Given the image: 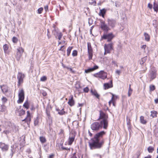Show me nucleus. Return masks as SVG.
<instances>
[{"instance_id": "46", "label": "nucleus", "mask_w": 158, "mask_h": 158, "mask_svg": "<svg viewBox=\"0 0 158 158\" xmlns=\"http://www.w3.org/2000/svg\"><path fill=\"white\" fill-rule=\"evenodd\" d=\"M89 89L88 87H86L84 88L83 89V91L85 93H88L89 91Z\"/></svg>"}, {"instance_id": "14", "label": "nucleus", "mask_w": 158, "mask_h": 158, "mask_svg": "<svg viewBox=\"0 0 158 158\" xmlns=\"http://www.w3.org/2000/svg\"><path fill=\"white\" fill-rule=\"evenodd\" d=\"M113 44L110 43L107 45L105 44L104 46V50H106L108 53H110V51L112 49Z\"/></svg>"}, {"instance_id": "33", "label": "nucleus", "mask_w": 158, "mask_h": 158, "mask_svg": "<svg viewBox=\"0 0 158 158\" xmlns=\"http://www.w3.org/2000/svg\"><path fill=\"white\" fill-rule=\"evenodd\" d=\"M148 150L149 153H152L154 150V148L152 146H149L148 148Z\"/></svg>"}, {"instance_id": "11", "label": "nucleus", "mask_w": 158, "mask_h": 158, "mask_svg": "<svg viewBox=\"0 0 158 158\" xmlns=\"http://www.w3.org/2000/svg\"><path fill=\"white\" fill-rule=\"evenodd\" d=\"M9 146L4 143L0 142V148L3 152H6L8 150Z\"/></svg>"}, {"instance_id": "58", "label": "nucleus", "mask_w": 158, "mask_h": 158, "mask_svg": "<svg viewBox=\"0 0 158 158\" xmlns=\"http://www.w3.org/2000/svg\"><path fill=\"white\" fill-rule=\"evenodd\" d=\"M127 124L128 125H129L130 124V119H129L128 120H127Z\"/></svg>"}, {"instance_id": "53", "label": "nucleus", "mask_w": 158, "mask_h": 158, "mask_svg": "<svg viewBox=\"0 0 158 158\" xmlns=\"http://www.w3.org/2000/svg\"><path fill=\"white\" fill-rule=\"evenodd\" d=\"M115 72L116 73L118 74V75H119L121 73L120 71L118 70H117Z\"/></svg>"}, {"instance_id": "22", "label": "nucleus", "mask_w": 158, "mask_h": 158, "mask_svg": "<svg viewBox=\"0 0 158 158\" xmlns=\"http://www.w3.org/2000/svg\"><path fill=\"white\" fill-rule=\"evenodd\" d=\"M91 92L93 95L95 96L97 98H99V95L98 94L97 91L95 90H91Z\"/></svg>"}, {"instance_id": "56", "label": "nucleus", "mask_w": 158, "mask_h": 158, "mask_svg": "<svg viewBox=\"0 0 158 158\" xmlns=\"http://www.w3.org/2000/svg\"><path fill=\"white\" fill-rule=\"evenodd\" d=\"M44 9L46 11L48 9V6H46L44 7Z\"/></svg>"}, {"instance_id": "23", "label": "nucleus", "mask_w": 158, "mask_h": 158, "mask_svg": "<svg viewBox=\"0 0 158 158\" xmlns=\"http://www.w3.org/2000/svg\"><path fill=\"white\" fill-rule=\"evenodd\" d=\"M144 35L145 40L147 42L149 41L150 40V35L148 33L145 32L144 33Z\"/></svg>"}, {"instance_id": "17", "label": "nucleus", "mask_w": 158, "mask_h": 158, "mask_svg": "<svg viewBox=\"0 0 158 158\" xmlns=\"http://www.w3.org/2000/svg\"><path fill=\"white\" fill-rule=\"evenodd\" d=\"M112 81H111L110 83H106L104 85V87L105 89H107L113 87Z\"/></svg>"}, {"instance_id": "34", "label": "nucleus", "mask_w": 158, "mask_h": 158, "mask_svg": "<svg viewBox=\"0 0 158 158\" xmlns=\"http://www.w3.org/2000/svg\"><path fill=\"white\" fill-rule=\"evenodd\" d=\"M39 123V119L38 117H36L34 121V124L35 126L37 125Z\"/></svg>"}, {"instance_id": "27", "label": "nucleus", "mask_w": 158, "mask_h": 158, "mask_svg": "<svg viewBox=\"0 0 158 158\" xmlns=\"http://www.w3.org/2000/svg\"><path fill=\"white\" fill-rule=\"evenodd\" d=\"M147 59V56H145L141 58L140 62V63L141 64H143L146 61Z\"/></svg>"}, {"instance_id": "55", "label": "nucleus", "mask_w": 158, "mask_h": 158, "mask_svg": "<svg viewBox=\"0 0 158 158\" xmlns=\"http://www.w3.org/2000/svg\"><path fill=\"white\" fill-rule=\"evenodd\" d=\"M42 94L44 96H45L47 95V93L45 91L43 92V93H42Z\"/></svg>"}, {"instance_id": "2", "label": "nucleus", "mask_w": 158, "mask_h": 158, "mask_svg": "<svg viewBox=\"0 0 158 158\" xmlns=\"http://www.w3.org/2000/svg\"><path fill=\"white\" fill-rule=\"evenodd\" d=\"M108 116L107 114L103 111H99V117L98 119H101L100 122L103 124V128L106 129L108 126Z\"/></svg>"}, {"instance_id": "21", "label": "nucleus", "mask_w": 158, "mask_h": 158, "mask_svg": "<svg viewBox=\"0 0 158 158\" xmlns=\"http://www.w3.org/2000/svg\"><path fill=\"white\" fill-rule=\"evenodd\" d=\"M140 123L143 124H145L147 123V121L144 119V117L143 116L140 117Z\"/></svg>"}, {"instance_id": "47", "label": "nucleus", "mask_w": 158, "mask_h": 158, "mask_svg": "<svg viewBox=\"0 0 158 158\" xmlns=\"http://www.w3.org/2000/svg\"><path fill=\"white\" fill-rule=\"evenodd\" d=\"M1 107L2 108V109L1 110V111L2 112H4L6 110V107L4 106H2Z\"/></svg>"}, {"instance_id": "1", "label": "nucleus", "mask_w": 158, "mask_h": 158, "mask_svg": "<svg viewBox=\"0 0 158 158\" xmlns=\"http://www.w3.org/2000/svg\"><path fill=\"white\" fill-rule=\"evenodd\" d=\"M106 132L104 131H101L96 134L95 135L93 141L92 143H89V146L91 149L99 148L101 147L102 145L104 143L103 140L99 142V138L102 137L105 134Z\"/></svg>"}, {"instance_id": "32", "label": "nucleus", "mask_w": 158, "mask_h": 158, "mask_svg": "<svg viewBox=\"0 0 158 158\" xmlns=\"http://www.w3.org/2000/svg\"><path fill=\"white\" fill-rule=\"evenodd\" d=\"M73 47H69L67 49V55L69 56L70 54L71 50L72 49Z\"/></svg>"}, {"instance_id": "15", "label": "nucleus", "mask_w": 158, "mask_h": 158, "mask_svg": "<svg viewBox=\"0 0 158 158\" xmlns=\"http://www.w3.org/2000/svg\"><path fill=\"white\" fill-rule=\"evenodd\" d=\"M68 104L71 106H73L75 104V101L73 99V96L71 95L69 96V98L68 102Z\"/></svg>"}, {"instance_id": "28", "label": "nucleus", "mask_w": 158, "mask_h": 158, "mask_svg": "<svg viewBox=\"0 0 158 158\" xmlns=\"http://www.w3.org/2000/svg\"><path fill=\"white\" fill-rule=\"evenodd\" d=\"M56 110L58 111V113L59 114L62 115L64 114L65 113V112L64 111V109H62L61 110H60L58 109H56Z\"/></svg>"}, {"instance_id": "5", "label": "nucleus", "mask_w": 158, "mask_h": 158, "mask_svg": "<svg viewBox=\"0 0 158 158\" xmlns=\"http://www.w3.org/2000/svg\"><path fill=\"white\" fill-rule=\"evenodd\" d=\"M24 92L23 89L19 90L18 92L19 99L17 101L18 103H22L24 99Z\"/></svg>"}, {"instance_id": "51", "label": "nucleus", "mask_w": 158, "mask_h": 158, "mask_svg": "<svg viewBox=\"0 0 158 158\" xmlns=\"http://www.w3.org/2000/svg\"><path fill=\"white\" fill-rule=\"evenodd\" d=\"M146 48V45H143L142 46H141V48L142 49H143L144 50H145Z\"/></svg>"}, {"instance_id": "26", "label": "nucleus", "mask_w": 158, "mask_h": 158, "mask_svg": "<svg viewBox=\"0 0 158 158\" xmlns=\"http://www.w3.org/2000/svg\"><path fill=\"white\" fill-rule=\"evenodd\" d=\"M88 52H93V50L92 47L91 45V44L90 42H88Z\"/></svg>"}, {"instance_id": "24", "label": "nucleus", "mask_w": 158, "mask_h": 158, "mask_svg": "<svg viewBox=\"0 0 158 158\" xmlns=\"http://www.w3.org/2000/svg\"><path fill=\"white\" fill-rule=\"evenodd\" d=\"M40 140L42 143H45L46 142V139L44 136H41L40 137Z\"/></svg>"}, {"instance_id": "57", "label": "nucleus", "mask_w": 158, "mask_h": 158, "mask_svg": "<svg viewBox=\"0 0 158 158\" xmlns=\"http://www.w3.org/2000/svg\"><path fill=\"white\" fill-rule=\"evenodd\" d=\"M64 47V46H61V47H60V49L59 50H60V51H63L64 50L63 49H62V48Z\"/></svg>"}, {"instance_id": "37", "label": "nucleus", "mask_w": 158, "mask_h": 158, "mask_svg": "<svg viewBox=\"0 0 158 158\" xmlns=\"http://www.w3.org/2000/svg\"><path fill=\"white\" fill-rule=\"evenodd\" d=\"M88 57L89 60L92 59L93 56V52H88Z\"/></svg>"}, {"instance_id": "29", "label": "nucleus", "mask_w": 158, "mask_h": 158, "mask_svg": "<svg viewBox=\"0 0 158 158\" xmlns=\"http://www.w3.org/2000/svg\"><path fill=\"white\" fill-rule=\"evenodd\" d=\"M23 106L27 109H28L29 107V103L28 100H27L24 103Z\"/></svg>"}, {"instance_id": "12", "label": "nucleus", "mask_w": 158, "mask_h": 158, "mask_svg": "<svg viewBox=\"0 0 158 158\" xmlns=\"http://www.w3.org/2000/svg\"><path fill=\"white\" fill-rule=\"evenodd\" d=\"M107 22L109 26L112 28L114 27L116 24L115 20L112 19H108Z\"/></svg>"}, {"instance_id": "41", "label": "nucleus", "mask_w": 158, "mask_h": 158, "mask_svg": "<svg viewBox=\"0 0 158 158\" xmlns=\"http://www.w3.org/2000/svg\"><path fill=\"white\" fill-rule=\"evenodd\" d=\"M72 55L73 56H76L77 55V51L76 50H73Z\"/></svg>"}, {"instance_id": "45", "label": "nucleus", "mask_w": 158, "mask_h": 158, "mask_svg": "<svg viewBox=\"0 0 158 158\" xmlns=\"http://www.w3.org/2000/svg\"><path fill=\"white\" fill-rule=\"evenodd\" d=\"M112 97L111 98V99L109 102V105L110 106V105L112 103V101L114 99V95L113 94H112Z\"/></svg>"}, {"instance_id": "8", "label": "nucleus", "mask_w": 158, "mask_h": 158, "mask_svg": "<svg viewBox=\"0 0 158 158\" xmlns=\"http://www.w3.org/2000/svg\"><path fill=\"white\" fill-rule=\"evenodd\" d=\"M100 25L101 29L104 31H108L110 30L109 26L106 24L104 21L102 20H100Z\"/></svg>"}, {"instance_id": "62", "label": "nucleus", "mask_w": 158, "mask_h": 158, "mask_svg": "<svg viewBox=\"0 0 158 158\" xmlns=\"http://www.w3.org/2000/svg\"><path fill=\"white\" fill-rule=\"evenodd\" d=\"M107 53H108L106 52V50H105V52L104 53V54L105 55H106Z\"/></svg>"}, {"instance_id": "4", "label": "nucleus", "mask_w": 158, "mask_h": 158, "mask_svg": "<svg viewBox=\"0 0 158 158\" xmlns=\"http://www.w3.org/2000/svg\"><path fill=\"white\" fill-rule=\"evenodd\" d=\"M25 77L24 74L21 72H19L17 75V79L18 80L17 85L19 86L23 81V79Z\"/></svg>"}, {"instance_id": "25", "label": "nucleus", "mask_w": 158, "mask_h": 158, "mask_svg": "<svg viewBox=\"0 0 158 158\" xmlns=\"http://www.w3.org/2000/svg\"><path fill=\"white\" fill-rule=\"evenodd\" d=\"M151 116L152 118H156L157 117V112L155 110L152 111L151 112Z\"/></svg>"}, {"instance_id": "50", "label": "nucleus", "mask_w": 158, "mask_h": 158, "mask_svg": "<svg viewBox=\"0 0 158 158\" xmlns=\"http://www.w3.org/2000/svg\"><path fill=\"white\" fill-rule=\"evenodd\" d=\"M10 131L9 130H5L3 131V133L6 135L9 134L10 133Z\"/></svg>"}, {"instance_id": "63", "label": "nucleus", "mask_w": 158, "mask_h": 158, "mask_svg": "<svg viewBox=\"0 0 158 158\" xmlns=\"http://www.w3.org/2000/svg\"><path fill=\"white\" fill-rule=\"evenodd\" d=\"M82 105L81 104H80V103L78 104V106H82Z\"/></svg>"}, {"instance_id": "10", "label": "nucleus", "mask_w": 158, "mask_h": 158, "mask_svg": "<svg viewBox=\"0 0 158 158\" xmlns=\"http://www.w3.org/2000/svg\"><path fill=\"white\" fill-rule=\"evenodd\" d=\"M17 52L16 56L17 60H19L22 56V54L23 52V49L22 48L19 47L17 49Z\"/></svg>"}, {"instance_id": "61", "label": "nucleus", "mask_w": 158, "mask_h": 158, "mask_svg": "<svg viewBox=\"0 0 158 158\" xmlns=\"http://www.w3.org/2000/svg\"><path fill=\"white\" fill-rule=\"evenodd\" d=\"M53 156V155H51L49 156V158H52Z\"/></svg>"}, {"instance_id": "43", "label": "nucleus", "mask_w": 158, "mask_h": 158, "mask_svg": "<svg viewBox=\"0 0 158 158\" xmlns=\"http://www.w3.org/2000/svg\"><path fill=\"white\" fill-rule=\"evenodd\" d=\"M43 9L42 7H41L38 9V13L40 14L42 13V11L43 10Z\"/></svg>"}, {"instance_id": "20", "label": "nucleus", "mask_w": 158, "mask_h": 158, "mask_svg": "<svg viewBox=\"0 0 158 158\" xmlns=\"http://www.w3.org/2000/svg\"><path fill=\"white\" fill-rule=\"evenodd\" d=\"M1 88L3 93H5L8 91V87L6 85H1Z\"/></svg>"}, {"instance_id": "52", "label": "nucleus", "mask_w": 158, "mask_h": 158, "mask_svg": "<svg viewBox=\"0 0 158 158\" xmlns=\"http://www.w3.org/2000/svg\"><path fill=\"white\" fill-rule=\"evenodd\" d=\"M148 8H149L150 9H152V4L150 3H148Z\"/></svg>"}, {"instance_id": "6", "label": "nucleus", "mask_w": 158, "mask_h": 158, "mask_svg": "<svg viewBox=\"0 0 158 158\" xmlns=\"http://www.w3.org/2000/svg\"><path fill=\"white\" fill-rule=\"evenodd\" d=\"M94 76L97 77H99L104 80L107 78V74L103 71H101L99 72L94 74Z\"/></svg>"}, {"instance_id": "42", "label": "nucleus", "mask_w": 158, "mask_h": 158, "mask_svg": "<svg viewBox=\"0 0 158 158\" xmlns=\"http://www.w3.org/2000/svg\"><path fill=\"white\" fill-rule=\"evenodd\" d=\"M12 41L14 43H16L18 41V39L15 37H13L12 38Z\"/></svg>"}, {"instance_id": "60", "label": "nucleus", "mask_w": 158, "mask_h": 158, "mask_svg": "<svg viewBox=\"0 0 158 158\" xmlns=\"http://www.w3.org/2000/svg\"><path fill=\"white\" fill-rule=\"evenodd\" d=\"M144 158H151V156L148 155L147 156L145 157Z\"/></svg>"}, {"instance_id": "30", "label": "nucleus", "mask_w": 158, "mask_h": 158, "mask_svg": "<svg viewBox=\"0 0 158 158\" xmlns=\"http://www.w3.org/2000/svg\"><path fill=\"white\" fill-rule=\"evenodd\" d=\"M59 134L61 137H64V132L63 130L61 129L60 130V132L59 133Z\"/></svg>"}, {"instance_id": "36", "label": "nucleus", "mask_w": 158, "mask_h": 158, "mask_svg": "<svg viewBox=\"0 0 158 158\" xmlns=\"http://www.w3.org/2000/svg\"><path fill=\"white\" fill-rule=\"evenodd\" d=\"M149 88L150 91H153L155 89V86L153 85H151L149 86Z\"/></svg>"}, {"instance_id": "19", "label": "nucleus", "mask_w": 158, "mask_h": 158, "mask_svg": "<svg viewBox=\"0 0 158 158\" xmlns=\"http://www.w3.org/2000/svg\"><path fill=\"white\" fill-rule=\"evenodd\" d=\"M106 10L105 8H103L102 9L100 10V12L99 13V16H102V17H104V15L106 13Z\"/></svg>"}, {"instance_id": "35", "label": "nucleus", "mask_w": 158, "mask_h": 158, "mask_svg": "<svg viewBox=\"0 0 158 158\" xmlns=\"http://www.w3.org/2000/svg\"><path fill=\"white\" fill-rule=\"evenodd\" d=\"M19 111V114L20 116L23 115L25 113V110L23 109H20V110Z\"/></svg>"}, {"instance_id": "49", "label": "nucleus", "mask_w": 158, "mask_h": 158, "mask_svg": "<svg viewBox=\"0 0 158 158\" xmlns=\"http://www.w3.org/2000/svg\"><path fill=\"white\" fill-rule=\"evenodd\" d=\"M2 101L4 102H5L7 101V99L5 97H3L2 98Z\"/></svg>"}, {"instance_id": "64", "label": "nucleus", "mask_w": 158, "mask_h": 158, "mask_svg": "<svg viewBox=\"0 0 158 158\" xmlns=\"http://www.w3.org/2000/svg\"><path fill=\"white\" fill-rule=\"evenodd\" d=\"M21 23V21H19L18 22V24L19 25H20Z\"/></svg>"}, {"instance_id": "54", "label": "nucleus", "mask_w": 158, "mask_h": 158, "mask_svg": "<svg viewBox=\"0 0 158 158\" xmlns=\"http://www.w3.org/2000/svg\"><path fill=\"white\" fill-rule=\"evenodd\" d=\"M154 102L156 104L158 103V98H157L154 100Z\"/></svg>"}, {"instance_id": "7", "label": "nucleus", "mask_w": 158, "mask_h": 158, "mask_svg": "<svg viewBox=\"0 0 158 158\" xmlns=\"http://www.w3.org/2000/svg\"><path fill=\"white\" fill-rule=\"evenodd\" d=\"M114 35L112 33H109L108 34H104L102 36V39H107V41L110 42L114 37Z\"/></svg>"}, {"instance_id": "40", "label": "nucleus", "mask_w": 158, "mask_h": 158, "mask_svg": "<svg viewBox=\"0 0 158 158\" xmlns=\"http://www.w3.org/2000/svg\"><path fill=\"white\" fill-rule=\"evenodd\" d=\"M132 91V90L131 89H129L128 92V96L130 97L131 96Z\"/></svg>"}, {"instance_id": "59", "label": "nucleus", "mask_w": 158, "mask_h": 158, "mask_svg": "<svg viewBox=\"0 0 158 158\" xmlns=\"http://www.w3.org/2000/svg\"><path fill=\"white\" fill-rule=\"evenodd\" d=\"M88 133H89V135H90V136H92V133H91L90 131H88Z\"/></svg>"}, {"instance_id": "39", "label": "nucleus", "mask_w": 158, "mask_h": 158, "mask_svg": "<svg viewBox=\"0 0 158 158\" xmlns=\"http://www.w3.org/2000/svg\"><path fill=\"white\" fill-rule=\"evenodd\" d=\"M47 78L45 76H44L40 78V81H44L47 80Z\"/></svg>"}, {"instance_id": "3", "label": "nucleus", "mask_w": 158, "mask_h": 158, "mask_svg": "<svg viewBox=\"0 0 158 158\" xmlns=\"http://www.w3.org/2000/svg\"><path fill=\"white\" fill-rule=\"evenodd\" d=\"M103 127V124L100 121L95 122L93 123L91 125V128L94 131H98L101 129Z\"/></svg>"}, {"instance_id": "9", "label": "nucleus", "mask_w": 158, "mask_h": 158, "mask_svg": "<svg viewBox=\"0 0 158 158\" xmlns=\"http://www.w3.org/2000/svg\"><path fill=\"white\" fill-rule=\"evenodd\" d=\"M156 71H157L155 69L150 71L149 76V78L151 79L150 81L154 79L156 77Z\"/></svg>"}, {"instance_id": "18", "label": "nucleus", "mask_w": 158, "mask_h": 158, "mask_svg": "<svg viewBox=\"0 0 158 158\" xmlns=\"http://www.w3.org/2000/svg\"><path fill=\"white\" fill-rule=\"evenodd\" d=\"M98 66L96 65L94 66V67L93 68H90L87 69L85 70V72L86 73H88L98 69Z\"/></svg>"}, {"instance_id": "44", "label": "nucleus", "mask_w": 158, "mask_h": 158, "mask_svg": "<svg viewBox=\"0 0 158 158\" xmlns=\"http://www.w3.org/2000/svg\"><path fill=\"white\" fill-rule=\"evenodd\" d=\"M57 36L59 40H60L62 36V34L61 33H60L58 34Z\"/></svg>"}, {"instance_id": "38", "label": "nucleus", "mask_w": 158, "mask_h": 158, "mask_svg": "<svg viewBox=\"0 0 158 158\" xmlns=\"http://www.w3.org/2000/svg\"><path fill=\"white\" fill-rule=\"evenodd\" d=\"M3 49L4 51V52H6V51H7V50L8 49V47L7 44H5L4 45V46H3Z\"/></svg>"}, {"instance_id": "31", "label": "nucleus", "mask_w": 158, "mask_h": 158, "mask_svg": "<svg viewBox=\"0 0 158 158\" xmlns=\"http://www.w3.org/2000/svg\"><path fill=\"white\" fill-rule=\"evenodd\" d=\"M153 9L155 11L157 12L158 11V5L154 2Z\"/></svg>"}, {"instance_id": "13", "label": "nucleus", "mask_w": 158, "mask_h": 158, "mask_svg": "<svg viewBox=\"0 0 158 158\" xmlns=\"http://www.w3.org/2000/svg\"><path fill=\"white\" fill-rule=\"evenodd\" d=\"M75 138V135L73 133L70 134L68 139V144L71 145L74 141Z\"/></svg>"}, {"instance_id": "16", "label": "nucleus", "mask_w": 158, "mask_h": 158, "mask_svg": "<svg viewBox=\"0 0 158 158\" xmlns=\"http://www.w3.org/2000/svg\"><path fill=\"white\" fill-rule=\"evenodd\" d=\"M23 121H25L27 123V124L30 123L31 121L30 114L29 111H27V116L26 118L22 120Z\"/></svg>"}, {"instance_id": "48", "label": "nucleus", "mask_w": 158, "mask_h": 158, "mask_svg": "<svg viewBox=\"0 0 158 158\" xmlns=\"http://www.w3.org/2000/svg\"><path fill=\"white\" fill-rule=\"evenodd\" d=\"M61 148L62 150H70L69 148H65L63 147V144L61 145V147L60 148Z\"/></svg>"}]
</instances>
